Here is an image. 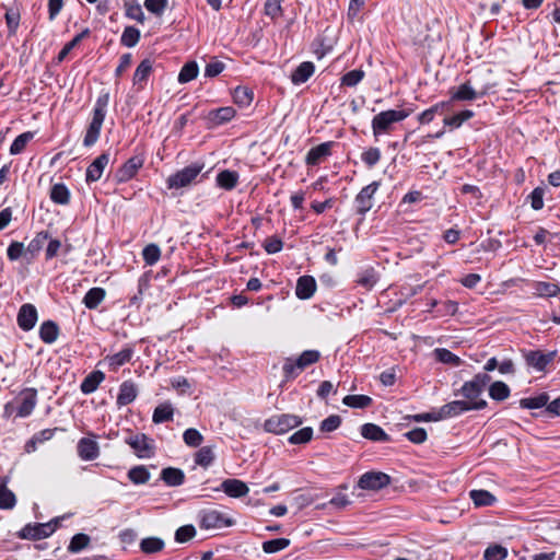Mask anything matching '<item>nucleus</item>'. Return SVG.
<instances>
[{"mask_svg":"<svg viewBox=\"0 0 560 560\" xmlns=\"http://www.w3.org/2000/svg\"><path fill=\"white\" fill-rule=\"evenodd\" d=\"M108 101V94H103L96 100L95 107L93 110V118L86 129V133L83 140V144L85 147H91L98 140L101 129L105 119Z\"/></svg>","mask_w":560,"mask_h":560,"instance_id":"f257e3e1","label":"nucleus"},{"mask_svg":"<svg viewBox=\"0 0 560 560\" xmlns=\"http://www.w3.org/2000/svg\"><path fill=\"white\" fill-rule=\"evenodd\" d=\"M486 406L487 401L483 399H479L478 401L454 400L439 409L434 421L453 418L469 410H481Z\"/></svg>","mask_w":560,"mask_h":560,"instance_id":"f03ea898","label":"nucleus"},{"mask_svg":"<svg viewBox=\"0 0 560 560\" xmlns=\"http://www.w3.org/2000/svg\"><path fill=\"white\" fill-rule=\"evenodd\" d=\"M300 424H302V419L299 416L280 413L267 419L264 423V429L273 434H284Z\"/></svg>","mask_w":560,"mask_h":560,"instance_id":"7ed1b4c3","label":"nucleus"},{"mask_svg":"<svg viewBox=\"0 0 560 560\" xmlns=\"http://www.w3.org/2000/svg\"><path fill=\"white\" fill-rule=\"evenodd\" d=\"M410 115L408 110H385L374 116L372 120V129L374 136H378L381 133H386L389 131L390 126L394 122H398L404 120Z\"/></svg>","mask_w":560,"mask_h":560,"instance_id":"20e7f679","label":"nucleus"},{"mask_svg":"<svg viewBox=\"0 0 560 560\" xmlns=\"http://www.w3.org/2000/svg\"><path fill=\"white\" fill-rule=\"evenodd\" d=\"M202 163H192L171 175L166 183L170 189H179L191 185L203 170Z\"/></svg>","mask_w":560,"mask_h":560,"instance_id":"39448f33","label":"nucleus"},{"mask_svg":"<svg viewBox=\"0 0 560 560\" xmlns=\"http://www.w3.org/2000/svg\"><path fill=\"white\" fill-rule=\"evenodd\" d=\"M62 517H56L48 523L27 524L20 533L23 539H43L50 536L58 527Z\"/></svg>","mask_w":560,"mask_h":560,"instance_id":"423d86ee","label":"nucleus"},{"mask_svg":"<svg viewBox=\"0 0 560 560\" xmlns=\"http://www.w3.org/2000/svg\"><path fill=\"white\" fill-rule=\"evenodd\" d=\"M319 358L320 353L317 350H306L295 361L287 359L283 365V373L285 377H292L296 374V370L303 371L307 366L316 363Z\"/></svg>","mask_w":560,"mask_h":560,"instance_id":"0eeeda50","label":"nucleus"},{"mask_svg":"<svg viewBox=\"0 0 560 560\" xmlns=\"http://www.w3.org/2000/svg\"><path fill=\"white\" fill-rule=\"evenodd\" d=\"M200 527L205 529H220L233 525V521L218 510H203L199 514Z\"/></svg>","mask_w":560,"mask_h":560,"instance_id":"6e6552de","label":"nucleus"},{"mask_svg":"<svg viewBox=\"0 0 560 560\" xmlns=\"http://www.w3.org/2000/svg\"><path fill=\"white\" fill-rule=\"evenodd\" d=\"M125 442L139 458H149L153 455V442L143 433L130 434Z\"/></svg>","mask_w":560,"mask_h":560,"instance_id":"1a4fd4ad","label":"nucleus"},{"mask_svg":"<svg viewBox=\"0 0 560 560\" xmlns=\"http://www.w3.org/2000/svg\"><path fill=\"white\" fill-rule=\"evenodd\" d=\"M390 483V477L382 471H368L363 474L359 481L358 487L364 490L377 491Z\"/></svg>","mask_w":560,"mask_h":560,"instance_id":"9d476101","label":"nucleus"},{"mask_svg":"<svg viewBox=\"0 0 560 560\" xmlns=\"http://www.w3.org/2000/svg\"><path fill=\"white\" fill-rule=\"evenodd\" d=\"M143 162L144 160L142 156L130 158L121 167L117 170L115 178L118 183L128 182L142 167Z\"/></svg>","mask_w":560,"mask_h":560,"instance_id":"9b49d317","label":"nucleus"},{"mask_svg":"<svg viewBox=\"0 0 560 560\" xmlns=\"http://www.w3.org/2000/svg\"><path fill=\"white\" fill-rule=\"evenodd\" d=\"M380 184L377 182H373L372 184L365 186L361 189L355 198L357 211L360 214H365L373 206V195L378 189Z\"/></svg>","mask_w":560,"mask_h":560,"instance_id":"f8f14e48","label":"nucleus"},{"mask_svg":"<svg viewBox=\"0 0 560 560\" xmlns=\"http://www.w3.org/2000/svg\"><path fill=\"white\" fill-rule=\"evenodd\" d=\"M110 161V155L108 152H104L98 155L88 167L86 170V182H96L102 177V174L105 167L108 165Z\"/></svg>","mask_w":560,"mask_h":560,"instance_id":"ddd939ff","label":"nucleus"},{"mask_svg":"<svg viewBox=\"0 0 560 560\" xmlns=\"http://www.w3.org/2000/svg\"><path fill=\"white\" fill-rule=\"evenodd\" d=\"M37 322V311L32 304H24L21 306L18 314L19 326L27 331L31 330Z\"/></svg>","mask_w":560,"mask_h":560,"instance_id":"4468645a","label":"nucleus"},{"mask_svg":"<svg viewBox=\"0 0 560 560\" xmlns=\"http://www.w3.org/2000/svg\"><path fill=\"white\" fill-rule=\"evenodd\" d=\"M78 454L84 460H93L100 455V446L96 441L83 438L78 443Z\"/></svg>","mask_w":560,"mask_h":560,"instance_id":"2eb2a0df","label":"nucleus"},{"mask_svg":"<svg viewBox=\"0 0 560 560\" xmlns=\"http://www.w3.org/2000/svg\"><path fill=\"white\" fill-rule=\"evenodd\" d=\"M222 490L232 498H241L248 493L249 489L245 482L238 479H226L221 485Z\"/></svg>","mask_w":560,"mask_h":560,"instance_id":"dca6fc26","label":"nucleus"},{"mask_svg":"<svg viewBox=\"0 0 560 560\" xmlns=\"http://www.w3.org/2000/svg\"><path fill=\"white\" fill-rule=\"evenodd\" d=\"M138 395V388L131 381L121 383L119 394L117 396V405L119 407L131 404Z\"/></svg>","mask_w":560,"mask_h":560,"instance_id":"f3484780","label":"nucleus"},{"mask_svg":"<svg viewBox=\"0 0 560 560\" xmlns=\"http://www.w3.org/2000/svg\"><path fill=\"white\" fill-rule=\"evenodd\" d=\"M37 402V393L34 388H27L22 393V401L18 409L20 417H27L32 413Z\"/></svg>","mask_w":560,"mask_h":560,"instance_id":"a211bd4d","label":"nucleus"},{"mask_svg":"<svg viewBox=\"0 0 560 560\" xmlns=\"http://www.w3.org/2000/svg\"><path fill=\"white\" fill-rule=\"evenodd\" d=\"M316 290L315 279L311 276H302L296 283L295 293L299 299H310Z\"/></svg>","mask_w":560,"mask_h":560,"instance_id":"6ab92c4d","label":"nucleus"},{"mask_svg":"<svg viewBox=\"0 0 560 560\" xmlns=\"http://www.w3.org/2000/svg\"><path fill=\"white\" fill-rule=\"evenodd\" d=\"M361 435L374 442H386L389 440V436L385 433V431L374 423L363 424L361 427Z\"/></svg>","mask_w":560,"mask_h":560,"instance_id":"aec40b11","label":"nucleus"},{"mask_svg":"<svg viewBox=\"0 0 560 560\" xmlns=\"http://www.w3.org/2000/svg\"><path fill=\"white\" fill-rule=\"evenodd\" d=\"M486 94L485 91H476L469 82L460 84L452 98L456 101H472Z\"/></svg>","mask_w":560,"mask_h":560,"instance_id":"412c9836","label":"nucleus"},{"mask_svg":"<svg viewBox=\"0 0 560 560\" xmlns=\"http://www.w3.org/2000/svg\"><path fill=\"white\" fill-rule=\"evenodd\" d=\"M330 153V144L329 143H322L313 149H311L306 155V164L308 165H317L319 164L325 158H327Z\"/></svg>","mask_w":560,"mask_h":560,"instance_id":"4be33fe9","label":"nucleus"},{"mask_svg":"<svg viewBox=\"0 0 560 560\" xmlns=\"http://www.w3.org/2000/svg\"><path fill=\"white\" fill-rule=\"evenodd\" d=\"M105 374L101 371H93L90 373L81 383V390L84 394H91L95 392L98 385L104 381Z\"/></svg>","mask_w":560,"mask_h":560,"instance_id":"5701e85b","label":"nucleus"},{"mask_svg":"<svg viewBox=\"0 0 560 560\" xmlns=\"http://www.w3.org/2000/svg\"><path fill=\"white\" fill-rule=\"evenodd\" d=\"M315 67L312 62H302L291 74V81L294 84H301L308 80L314 73Z\"/></svg>","mask_w":560,"mask_h":560,"instance_id":"b1692460","label":"nucleus"},{"mask_svg":"<svg viewBox=\"0 0 560 560\" xmlns=\"http://www.w3.org/2000/svg\"><path fill=\"white\" fill-rule=\"evenodd\" d=\"M161 479L171 487L180 486L184 482L185 475L178 468L167 467L161 471Z\"/></svg>","mask_w":560,"mask_h":560,"instance_id":"393cba45","label":"nucleus"},{"mask_svg":"<svg viewBox=\"0 0 560 560\" xmlns=\"http://www.w3.org/2000/svg\"><path fill=\"white\" fill-rule=\"evenodd\" d=\"M235 115V110L232 107H221L215 110H212L208 115L209 121L213 126H218L224 122L230 121Z\"/></svg>","mask_w":560,"mask_h":560,"instance_id":"a878e982","label":"nucleus"},{"mask_svg":"<svg viewBox=\"0 0 560 560\" xmlns=\"http://www.w3.org/2000/svg\"><path fill=\"white\" fill-rule=\"evenodd\" d=\"M553 353L545 354L540 351H530L526 355V361L529 365L534 366L538 371H542L546 365L551 362Z\"/></svg>","mask_w":560,"mask_h":560,"instance_id":"bb28decb","label":"nucleus"},{"mask_svg":"<svg viewBox=\"0 0 560 560\" xmlns=\"http://www.w3.org/2000/svg\"><path fill=\"white\" fill-rule=\"evenodd\" d=\"M59 335L58 325L52 320H47L42 324L39 328L40 339L46 343H52L57 340Z\"/></svg>","mask_w":560,"mask_h":560,"instance_id":"cd10ccee","label":"nucleus"},{"mask_svg":"<svg viewBox=\"0 0 560 560\" xmlns=\"http://www.w3.org/2000/svg\"><path fill=\"white\" fill-rule=\"evenodd\" d=\"M16 503L14 493L8 489L7 480L0 479V509H12Z\"/></svg>","mask_w":560,"mask_h":560,"instance_id":"c85d7f7f","label":"nucleus"},{"mask_svg":"<svg viewBox=\"0 0 560 560\" xmlns=\"http://www.w3.org/2000/svg\"><path fill=\"white\" fill-rule=\"evenodd\" d=\"M105 298V290L102 288H92L83 299L84 305L90 308H96Z\"/></svg>","mask_w":560,"mask_h":560,"instance_id":"c756f323","label":"nucleus"},{"mask_svg":"<svg viewBox=\"0 0 560 560\" xmlns=\"http://www.w3.org/2000/svg\"><path fill=\"white\" fill-rule=\"evenodd\" d=\"M238 175L236 172L224 170L217 176V183L221 188L233 189L237 184Z\"/></svg>","mask_w":560,"mask_h":560,"instance_id":"7c9ffc66","label":"nucleus"},{"mask_svg":"<svg viewBox=\"0 0 560 560\" xmlns=\"http://www.w3.org/2000/svg\"><path fill=\"white\" fill-rule=\"evenodd\" d=\"M173 407L171 404L165 402L162 405H159L153 412L152 420L154 423H162L165 421H170L173 418Z\"/></svg>","mask_w":560,"mask_h":560,"instance_id":"2f4dec72","label":"nucleus"},{"mask_svg":"<svg viewBox=\"0 0 560 560\" xmlns=\"http://www.w3.org/2000/svg\"><path fill=\"white\" fill-rule=\"evenodd\" d=\"M215 455L212 446H203L201 447L195 456V462L197 465L207 468L214 460Z\"/></svg>","mask_w":560,"mask_h":560,"instance_id":"473e14b6","label":"nucleus"},{"mask_svg":"<svg viewBox=\"0 0 560 560\" xmlns=\"http://www.w3.org/2000/svg\"><path fill=\"white\" fill-rule=\"evenodd\" d=\"M50 198L55 203L67 205L70 199V192L63 184H55L50 190Z\"/></svg>","mask_w":560,"mask_h":560,"instance_id":"72a5a7b5","label":"nucleus"},{"mask_svg":"<svg viewBox=\"0 0 560 560\" xmlns=\"http://www.w3.org/2000/svg\"><path fill=\"white\" fill-rule=\"evenodd\" d=\"M469 495L476 506L491 505L495 501V498L487 490H472Z\"/></svg>","mask_w":560,"mask_h":560,"instance_id":"f704fd0d","label":"nucleus"},{"mask_svg":"<svg viewBox=\"0 0 560 560\" xmlns=\"http://www.w3.org/2000/svg\"><path fill=\"white\" fill-rule=\"evenodd\" d=\"M128 478L136 485H143L150 480V472L144 466H135L128 471Z\"/></svg>","mask_w":560,"mask_h":560,"instance_id":"c9c22d12","label":"nucleus"},{"mask_svg":"<svg viewBox=\"0 0 560 560\" xmlns=\"http://www.w3.org/2000/svg\"><path fill=\"white\" fill-rule=\"evenodd\" d=\"M342 402L351 408H366L372 404V398L366 395H348Z\"/></svg>","mask_w":560,"mask_h":560,"instance_id":"e433bc0d","label":"nucleus"},{"mask_svg":"<svg viewBox=\"0 0 560 560\" xmlns=\"http://www.w3.org/2000/svg\"><path fill=\"white\" fill-rule=\"evenodd\" d=\"M234 102L242 106H248L253 101V91L246 86H237L233 93Z\"/></svg>","mask_w":560,"mask_h":560,"instance_id":"4c0bfd02","label":"nucleus"},{"mask_svg":"<svg viewBox=\"0 0 560 560\" xmlns=\"http://www.w3.org/2000/svg\"><path fill=\"white\" fill-rule=\"evenodd\" d=\"M199 72V68L196 61H189L184 65L182 68L179 74H178V81L180 83H187L191 80H194Z\"/></svg>","mask_w":560,"mask_h":560,"instance_id":"58836bf2","label":"nucleus"},{"mask_svg":"<svg viewBox=\"0 0 560 560\" xmlns=\"http://www.w3.org/2000/svg\"><path fill=\"white\" fill-rule=\"evenodd\" d=\"M152 71V62L149 59H144L137 67L133 74V84H140L144 82Z\"/></svg>","mask_w":560,"mask_h":560,"instance_id":"ea45409f","label":"nucleus"},{"mask_svg":"<svg viewBox=\"0 0 560 560\" xmlns=\"http://www.w3.org/2000/svg\"><path fill=\"white\" fill-rule=\"evenodd\" d=\"M489 395L494 400H504L510 396V388L503 382H494L489 387Z\"/></svg>","mask_w":560,"mask_h":560,"instance_id":"a19ab883","label":"nucleus"},{"mask_svg":"<svg viewBox=\"0 0 560 560\" xmlns=\"http://www.w3.org/2000/svg\"><path fill=\"white\" fill-rule=\"evenodd\" d=\"M377 280H378V276H377L375 269L374 268H368V269L363 270L359 275V278H358L357 282L360 285H362L363 288L370 290V289H372L375 285Z\"/></svg>","mask_w":560,"mask_h":560,"instance_id":"79ce46f5","label":"nucleus"},{"mask_svg":"<svg viewBox=\"0 0 560 560\" xmlns=\"http://www.w3.org/2000/svg\"><path fill=\"white\" fill-rule=\"evenodd\" d=\"M164 541L158 537H148L141 540L140 548L145 553L159 552L163 549Z\"/></svg>","mask_w":560,"mask_h":560,"instance_id":"37998d69","label":"nucleus"},{"mask_svg":"<svg viewBox=\"0 0 560 560\" xmlns=\"http://www.w3.org/2000/svg\"><path fill=\"white\" fill-rule=\"evenodd\" d=\"M49 235L47 232H39L36 236L28 243L26 247V253L31 255L33 258L44 246Z\"/></svg>","mask_w":560,"mask_h":560,"instance_id":"c03bdc74","label":"nucleus"},{"mask_svg":"<svg viewBox=\"0 0 560 560\" xmlns=\"http://www.w3.org/2000/svg\"><path fill=\"white\" fill-rule=\"evenodd\" d=\"M132 357V349L131 348H125L121 351L115 353L114 355L108 358L109 365L114 369H118L119 366L124 365L125 363L129 362Z\"/></svg>","mask_w":560,"mask_h":560,"instance_id":"a18cd8bd","label":"nucleus"},{"mask_svg":"<svg viewBox=\"0 0 560 560\" xmlns=\"http://www.w3.org/2000/svg\"><path fill=\"white\" fill-rule=\"evenodd\" d=\"M290 545V540L288 538H277L262 542V550L266 553H276L285 549Z\"/></svg>","mask_w":560,"mask_h":560,"instance_id":"49530a36","label":"nucleus"},{"mask_svg":"<svg viewBox=\"0 0 560 560\" xmlns=\"http://www.w3.org/2000/svg\"><path fill=\"white\" fill-rule=\"evenodd\" d=\"M472 116H474V112L466 109V110H463L454 116L444 118L443 122L445 126H450L452 128H458L463 125V122L470 119Z\"/></svg>","mask_w":560,"mask_h":560,"instance_id":"de8ad7c7","label":"nucleus"},{"mask_svg":"<svg viewBox=\"0 0 560 560\" xmlns=\"http://www.w3.org/2000/svg\"><path fill=\"white\" fill-rule=\"evenodd\" d=\"M90 544V537L86 534L80 533L75 534L68 546V550L72 553L80 552L82 549L86 548Z\"/></svg>","mask_w":560,"mask_h":560,"instance_id":"09e8293b","label":"nucleus"},{"mask_svg":"<svg viewBox=\"0 0 560 560\" xmlns=\"http://www.w3.org/2000/svg\"><path fill=\"white\" fill-rule=\"evenodd\" d=\"M34 138V133L26 131L15 138L10 148L11 154H20L26 147V144Z\"/></svg>","mask_w":560,"mask_h":560,"instance_id":"8fccbe9b","label":"nucleus"},{"mask_svg":"<svg viewBox=\"0 0 560 560\" xmlns=\"http://www.w3.org/2000/svg\"><path fill=\"white\" fill-rule=\"evenodd\" d=\"M548 399H549L548 395L546 393H542L539 396L534 397V398H523L520 401V405L522 408H526V409H538L544 406H547Z\"/></svg>","mask_w":560,"mask_h":560,"instance_id":"3c124183","label":"nucleus"},{"mask_svg":"<svg viewBox=\"0 0 560 560\" xmlns=\"http://www.w3.org/2000/svg\"><path fill=\"white\" fill-rule=\"evenodd\" d=\"M560 292L557 284L551 282L535 283V294L537 296H556Z\"/></svg>","mask_w":560,"mask_h":560,"instance_id":"603ef678","label":"nucleus"},{"mask_svg":"<svg viewBox=\"0 0 560 560\" xmlns=\"http://www.w3.org/2000/svg\"><path fill=\"white\" fill-rule=\"evenodd\" d=\"M434 355L438 361L445 363V364H451L453 366H457L460 363V359L457 355H455L450 350L444 349V348L435 349Z\"/></svg>","mask_w":560,"mask_h":560,"instance_id":"864d4df0","label":"nucleus"},{"mask_svg":"<svg viewBox=\"0 0 560 560\" xmlns=\"http://www.w3.org/2000/svg\"><path fill=\"white\" fill-rule=\"evenodd\" d=\"M140 39V32L133 26H127L121 35V44L127 47H133Z\"/></svg>","mask_w":560,"mask_h":560,"instance_id":"5fc2aeb1","label":"nucleus"},{"mask_svg":"<svg viewBox=\"0 0 560 560\" xmlns=\"http://www.w3.org/2000/svg\"><path fill=\"white\" fill-rule=\"evenodd\" d=\"M459 393L468 399L467 401H478L477 398L482 390L472 381H469L464 383Z\"/></svg>","mask_w":560,"mask_h":560,"instance_id":"6e6d98bb","label":"nucleus"},{"mask_svg":"<svg viewBox=\"0 0 560 560\" xmlns=\"http://www.w3.org/2000/svg\"><path fill=\"white\" fill-rule=\"evenodd\" d=\"M508 556V550L501 545H491L485 550V560H503Z\"/></svg>","mask_w":560,"mask_h":560,"instance_id":"4d7b16f0","label":"nucleus"},{"mask_svg":"<svg viewBox=\"0 0 560 560\" xmlns=\"http://www.w3.org/2000/svg\"><path fill=\"white\" fill-rule=\"evenodd\" d=\"M313 429L311 427H305L296 432H294L290 438L289 442L291 444H304L312 440Z\"/></svg>","mask_w":560,"mask_h":560,"instance_id":"13d9d810","label":"nucleus"},{"mask_svg":"<svg viewBox=\"0 0 560 560\" xmlns=\"http://www.w3.org/2000/svg\"><path fill=\"white\" fill-rule=\"evenodd\" d=\"M142 255L147 265L152 266L160 259L161 250L158 245L149 244L143 248Z\"/></svg>","mask_w":560,"mask_h":560,"instance_id":"bf43d9fd","label":"nucleus"},{"mask_svg":"<svg viewBox=\"0 0 560 560\" xmlns=\"http://www.w3.org/2000/svg\"><path fill=\"white\" fill-rule=\"evenodd\" d=\"M183 439H184V442L188 445V446H191V447H197L199 446L202 441H203V436L202 434L196 430V429H187L184 434H183Z\"/></svg>","mask_w":560,"mask_h":560,"instance_id":"052dcab7","label":"nucleus"},{"mask_svg":"<svg viewBox=\"0 0 560 560\" xmlns=\"http://www.w3.org/2000/svg\"><path fill=\"white\" fill-rule=\"evenodd\" d=\"M363 78L364 71L361 69H354L342 75L341 84L352 88L355 86Z\"/></svg>","mask_w":560,"mask_h":560,"instance_id":"680f3d73","label":"nucleus"},{"mask_svg":"<svg viewBox=\"0 0 560 560\" xmlns=\"http://www.w3.org/2000/svg\"><path fill=\"white\" fill-rule=\"evenodd\" d=\"M196 535V529L192 525H184L175 533V540L179 544L190 540Z\"/></svg>","mask_w":560,"mask_h":560,"instance_id":"e2e57ef3","label":"nucleus"},{"mask_svg":"<svg viewBox=\"0 0 560 560\" xmlns=\"http://www.w3.org/2000/svg\"><path fill=\"white\" fill-rule=\"evenodd\" d=\"M265 14L271 19H277L282 14L280 0H266L264 5Z\"/></svg>","mask_w":560,"mask_h":560,"instance_id":"0e129e2a","label":"nucleus"},{"mask_svg":"<svg viewBox=\"0 0 560 560\" xmlns=\"http://www.w3.org/2000/svg\"><path fill=\"white\" fill-rule=\"evenodd\" d=\"M7 255L10 260H18L23 255H27V253L23 243L12 242L8 247Z\"/></svg>","mask_w":560,"mask_h":560,"instance_id":"69168bd1","label":"nucleus"},{"mask_svg":"<svg viewBox=\"0 0 560 560\" xmlns=\"http://www.w3.org/2000/svg\"><path fill=\"white\" fill-rule=\"evenodd\" d=\"M341 424V418L338 415H331L320 423L322 432H332Z\"/></svg>","mask_w":560,"mask_h":560,"instance_id":"338daca9","label":"nucleus"},{"mask_svg":"<svg viewBox=\"0 0 560 560\" xmlns=\"http://www.w3.org/2000/svg\"><path fill=\"white\" fill-rule=\"evenodd\" d=\"M362 161L370 167L374 166L381 159V151L377 148H370L362 153Z\"/></svg>","mask_w":560,"mask_h":560,"instance_id":"774afa93","label":"nucleus"}]
</instances>
